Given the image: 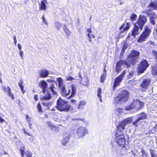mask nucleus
<instances>
[{"label":"nucleus","instance_id":"nucleus-13","mask_svg":"<svg viewBox=\"0 0 157 157\" xmlns=\"http://www.w3.org/2000/svg\"><path fill=\"white\" fill-rule=\"evenodd\" d=\"M77 133L79 138H82L88 133V131L85 127H81L77 130Z\"/></svg>","mask_w":157,"mask_h":157},{"label":"nucleus","instance_id":"nucleus-48","mask_svg":"<svg viewBox=\"0 0 157 157\" xmlns=\"http://www.w3.org/2000/svg\"><path fill=\"white\" fill-rule=\"evenodd\" d=\"M129 23H127L126 26L124 29V31H127L128 29L129 28Z\"/></svg>","mask_w":157,"mask_h":157},{"label":"nucleus","instance_id":"nucleus-49","mask_svg":"<svg viewBox=\"0 0 157 157\" xmlns=\"http://www.w3.org/2000/svg\"><path fill=\"white\" fill-rule=\"evenodd\" d=\"M87 35L89 38H91L92 37L93 38L95 37V36L93 34H87Z\"/></svg>","mask_w":157,"mask_h":157},{"label":"nucleus","instance_id":"nucleus-16","mask_svg":"<svg viewBox=\"0 0 157 157\" xmlns=\"http://www.w3.org/2000/svg\"><path fill=\"white\" fill-rule=\"evenodd\" d=\"M148 7H151L153 10L157 9V0H152L149 4Z\"/></svg>","mask_w":157,"mask_h":157},{"label":"nucleus","instance_id":"nucleus-56","mask_svg":"<svg viewBox=\"0 0 157 157\" xmlns=\"http://www.w3.org/2000/svg\"><path fill=\"white\" fill-rule=\"evenodd\" d=\"M43 21L45 24L46 25H47L48 24V23L45 19L43 20Z\"/></svg>","mask_w":157,"mask_h":157},{"label":"nucleus","instance_id":"nucleus-26","mask_svg":"<svg viewBox=\"0 0 157 157\" xmlns=\"http://www.w3.org/2000/svg\"><path fill=\"white\" fill-rule=\"evenodd\" d=\"M106 73L105 72H103L102 75L101 77V82L103 83L104 81L105 80L106 77Z\"/></svg>","mask_w":157,"mask_h":157},{"label":"nucleus","instance_id":"nucleus-30","mask_svg":"<svg viewBox=\"0 0 157 157\" xmlns=\"http://www.w3.org/2000/svg\"><path fill=\"white\" fill-rule=\"evenodd\" d=\"M101 89L100 88H99L98 89V93H97V96L99 98L100 101L101 102L102 101V99L101 98Z\"/></svg>","mask_w":157,"mask_h":157},{"label":"nucleus","instance_id":"nucleus-47","mask_svg":"<svg viewBox=\"0 0 157 157\" xmlns=\"http://www.w3.org/2000/svg\"><path fill=\"white\" fill-rule=\"evenodd\" d=\"M25 154L27 157H32V153L29 151H27Z\"/></svg>","mask_w":157,"mask_h":157},{"label":"nucleus","instance_id":"nucleus-24","mask_svg":"<svg viewBox=\"0 0 157 157\" xmlns=\"http://www.w3.org/2000/svg\"><path fill=\"white\" fill-rule=\"evenodd\" d=\"M44 1H42L41 2L40 9V10H46V5Z\"/></svg>","mask_w":157,"mask_h":157},{"label":"nucleus","instance_id":"nucleus-43","mask_svg":"<svg viewBox=\"0 0 157 157\" xmlns=\"http://www.w3.org/2000/svg\"><path fill=\"white\" fill-rule=\"evenodd\" d=\"M136 15L135 13H133L132 14L130 17V19L132 21H133L136 19Z\"/></svg>","mask_w":157,"mask_h":157},{"label":"nucleus","instance_id":"nucleus-61","mask_svg":"<svg viewBox=\"0 0 157 157\" xmlns=\"http://www.w3.org/2000/svg\"><path fill=\"white\" fill-rule=\"evenodd\" d=\"M26 119L28 120V121H29V116L28 115H27L26 116Z\"/></svg>","mask_w":157,"mask_h":157},{"label":"nucleus","instance_id":"nucleus-39","mask_svg":"<svg viewBox=\"0 0 157 157\" xmlns=\"http://www.w3.org/2000/svg\"><path fill=\"white\" fill-rule=\"evenodd\" d=\"M153 34L154 38L157 39V26L154 28Z\"/></svg>","mask_w":157,"mask_h":157},{"label":"nucleus","instance_id":"nucleus-23","mask_svg":"<svg viewBox=\"0 0 157 157\" xmlns=\"http://www.w3.org/2000/svg\"><path fill=\"white\" fill-rule=\"evenodd\" d=\"M86 104V102L83 101H79V103L78 105V108L79 109H82L83 108V106H85Z\"/></svg>","mask_w":157,"mask_h":157},{"label":"nucleus","instance_id":"nucleus-55","mask_svg":"<svg viewBox=\"0 0 157 157\" xmlns=\"http://www.w3.org/2000/svg\"><path fill=\"white\" fill-rule=\"evenodd\" d=\"M28 124H29V126L30 129L32 128L31 126L32 124L30 123V121H28Z\"/></svg>","mask_w":157,"mask_h":157},{"label":"nucleus","instance_id":"nucleus-5","mask_svg":"<svg viewBox=\"0 0 157 157\" xmlns=\"http://www.w3.org/2000/svg\"><path fill=\"white\" fill-rule=\"evenodd\" d=\"M144 103L141 102L137 99H134L133 101L129 106H126L125 108L126 110H130L133 108L136 107L137 110H140L144 106Z\"/></svg>","mask_w":157,"mask_h":157},{"label":"nucleus","instance_id":"nucleus-6","mask_svg":"<svg viewBox=\"0 0 157 157\" xmlns=\"http://www.w3.org/2000/svg\"><path fill=\"white\" fill-rule=\"evenodd\" d=\"M122 65L124 66L127 68H129L131 66L128 59H126L125 60L121 59L116 63L115 71L117 72H119L122 70L121 67Z\"/></svg>","mask_w":157,"mask_h":157},{"label":"nucleus","instance_id":"nucleus-3","mask_svg":"<svg viewBox=\"0 0 157 157\" xmlns=\"http://www.w3.org/2000/svg\"><path fill=\"white\" fill-rule=\"evenodd\" d=\"M56 108L60 111L68 112L71 109V106L68 104L67 101L59 98L57 101Z\"/></svg>","mask_w":157,"mask_h":157},{"label":"nucleus","instance_id":"nucleus-64","mask_svg":"<svg viewBox=\"0 0 157 157\" xmlns=\"http://www.w3.org/2000/svg\"><path fill=\"white\" fill-rule=\"evenodd\" d=\"M42 19L43 20H44V19H45V17L44 16H43L42 17Z\"/></svg>","mask_w":157,"mask_h":157},{"label":"nucleus","instance_id":"nucleus-10","mask_svg":"<svg viewBox=\"0 0 157 157\" xmlns=\"http://www.w3.org/2000/svg\"><path fill=\"white\" fill-rule=\"evenodd\" d=\"M147 117V114L143 112L137 115L136 116V119L135 121L132 122V124L136 126H138V123L141 121L146 119Z\"/></svg>","mask_w":157,"mask_h":157},{"label":"nucleus","instance_id":"nucleus-58","mask_svg":"<svg viewBox=\"0 0 157 157\" xmlns=\"http://www.w3.org/2000/svg\"><path fill=\"white\" fill-rule=\"evenodd\" d=\"M124 24H123V25H122L121 26L120 28V30H121L124 27Z\"/></svg>","mask_w":157,"mask_h":157},{"label":"nucleus","instance_id":"nucleus-52","mask_svg":"<svg viewBox=\"0 0 157 157\" xmlns=\"http://www.w3.org/2000/svg\"><path fill=\"white\" fill-rule=\"evenodd\" d=\"M87 32H88L89 33H92V31L90 29H87Z\"/></svg>","mask_w":157,"mask_h":157},{"label":"nucleus","instance_id":"nucleus-17","mask_svg":"<svg viewBox=\"0 0 157 157\" xmlns=\"http://www.w3.org/2000/svg\"><path fill=\"white\" fill-rule=\"evenodd\" d=\"M150 81L151 80L149 79H145L144 80L140 85V87L142 88L145 89L149 85Z\"/></svg>","mask_w":157,"mask_h":157},{"label":"nucleus","instance_id":"nucleus-41","mask_svg":"<svg viewBox=\"0 0 157 157\" xmlns=\"http://www.w3.org/2000/svg\"><path fill=\"white\" fill-rule=\"evenodd\" d=\"M52 102H42V104L43 105L45 106H48V107H50L52 104Z\"/></svg>","mask_w":157,"mask_h":157},{"label":"nucleus","instance_id":"nucleus-8","mask_svg":"<svg viewBox=\"0 0 157 157\" xmlns=\"http://www.w3.org/2000/svg\"><path fill=\"white\" fill-rule=\"evenodd\" d=\"M57 80L58 81L59 87L61 90L62 95L63 96H68L70 94L71 89H69L67 90H66L65 85L63 82L62 79L61 78H57Z\"/></svg>","mask_w":157,"mask_h":157},{"label":"nucleus","instance_id":"nucleus-18","mask_svg":"<svg viewBox=\"0 0 157 157\" xmlns=\"http://www.w3.org/2000/svg\"><path fill=\"white\" fill-rule=\"evenodd\" d=\"M49 74V72L45 69L41 70L39 72V75L42 78L47 77Z\"/></svg>","mask_w":157,"mask_h":157},{"label":"nucleus","instance_id":"nucleus-1","mask_svg":"<svg viewBox=\"0 0 157 157\" xmlns=\"http://www.w3.org/2000/svg\"><path fill=\"white\" fill-rule=\"evenodd\" d=\"M147 21L146 17L144 15H140L137 21L134 24V27L132 30L131 35L135 38L136 35L140 33L139 29L141 31L144 25Z\"/></svg>","mask_w":157,"mask_h":157},{"label":"nucleus","instance_id":"nucleus-4","mask_svg":"<svg viewBox=\"0 0 157 157\" xmlns=\"http://www.w3.org/2000/svg\"><path fill=\"white\" fill-rule=\"evenodd\" d=\"M140 53L139 52L133 50L132 51L131 53L128 56V58L126 59H128L130 65L135 64L137 62V59L138 58Z\"/></svg>","mask_w":157,"mask_h":157},{"label":"nucleus","instance_id":"nucleus-59","mask_svg":"<svg viewBox=\"0 0 157 157\" xmlns=\"http://www.w3.org/2000/svg\"><path fill=\"white\" fill-rule=\"evenodd\" d=\"M34 98L36 101H37L38 98H37V96L35 95L34 97Z\"/></svg>","mask_w":157,"mask_h":157},{"label":"nucleus","instance_id":"nucleus-36","mask_svg":"<svg viewBox=\"0 0 157 157\" xmlns=\"http://www.w3.org/2000/svg\"><path fill=\"white\" fill-rule=\"evenodd\" d=\"M23 83V81L22 80H21L20 82L18 83V85L20 87L22 91V92L24 93V91H23L24 86H22V84Z\"/></svg>","mask_w":157,"mask_h":157},{"label":"nucleus","instance_id":"nucleus-45","mask_svg":"<svg viewBox=\"0 0 157 157\" xmlns=\"http://www.w3.org/2000/svg\"><path fill=\"white\" fill-rule=\"evenodd\" d=\"M156 17L153 18L151 17V18H150V22L153 25H155V24L154 19H155Z\"/></svg>","mask_w":157,"mask_h":157},{"label":"nucleus","instance_id":"nucleus-11","mask_svg":"<svg viewBox=\"0 0 157 157\" xmlns=\"http://www.w3.org/2000/svg\"><path fill=\"white\" fill-rule=\"evenodd\" d=\"M132 118H128L121 122L117 127V130L121 131H123L124 129V127L127 124H129L132 122Z\"/></svg>","mask_w":157,"mask_h":157},{"label":"nucleus","instance_id":"nucleus-20","mask_svg":"<svg viewBox=\"0 0 157 157\" xmlns=\"http://www.w3.org/2000/svg\"><path fill=\"white\" fill-rule=\"evenodd\" d=\"M128 44L126 42L124 43L123 44L120 55V57L122 58L123 56V55L125 52V50L128 48Z\"/></svg>","mask_w":157,"mask_h":157},{"label":"nucleus","instance_id":"nucleus-22","mask_svg":"<svg viewBox=\"0 0 157 157\" xmlns=\"http://www.w3.org/2000/svg\"><path fill=\"white\" fill-rule=\"evenodd\" d=\"M70 137V136L69 135L67 134L65 137L63 138L62 141V143L63 145H65L66 144Z\"/></svg>","mask_w":157,"mask_h":157},{"label":"nucleus","instance_id":"nucleus-14","mask_svg":"<svg viewBox=\"0 0 157 157\" xmlns=\"http://www.w3.org/2000/svg\"><path fill=\"white\" fill-rule=\"evenodd\" d=\"M2 88L3 90L6 93H7L8 95L12 99H13L14 98L13 94L11 92L10 88L8 86H3Z\"/></svg>","mask_w":157,"mask_h":157},{"label":"nucleus","instance_id":"nucleus-31","mask_svg":"<svg viewBox=\"0 0 157 157\" xmlns=\"http://www.w3.org/2000/svg\"><path fill=\"white\" fill-rule=\"evenodd\" d=\"M125 138V136L124 135H121V136H115V141H118L121 139Z\"/></svg>","mask_w":157,"mask_h":157},{"label":"nucleus","instance_id":"nucleus-50","mask_svg":"<svg viewBox=\"0 0 157 157\" xmlns=\"http://www.w3.org/2000/svg\"><path fill=\"white\" fill-rule=\"evenodd\" d=\"M74 120H78V121L80 120L82 121H84V118H76V119L75 118L74 119Z\"/></svg>","mask_w":157,"mask_h":157},{"label":"nucleus","instance_id":"nucleus-33","mask_svg":"<svg viewBox=\"0 0 157 157\" xmlns=\"http://www.w3.org/2000/svg\"><path fill=\"white\" fill-rule=\"evenodd\" d=\"M123 111V109L122 108H118L115 110V113L117 115L120 114L121 112Z\"/></svg>","mask_w":157,"mask_h":157},{"label":"nucleus","instance_id":"nucleus-25","mask_svg":"<svg viewBox=\"0 0 157 157\" xmlns=\"http://www.w3.org/2000/svg\"><path fill=\"white\" fill-rule=\"evenodd\" d=\"M152 71L154 75H157V65H155L152 67Z\"/></svg>","mask_w":157,"mask_h":157},{"label":"nucleus","instance_id":"nucleus-62","mask_svg":"<svg viewBox=\"0 0 157 157\" xmlns=\"http://www.w3.org/2000/svg\"><path fill=\"white\" fill-rule=\"evenodd\" d=\"M111 144L112 146L113 147H115V144H114L113 143V142H112L111 143Z\"/></svg>","mask_w":157,"mask_h":157},{"label":"nucleus","instance_id":"nucleus-54","mask_svg":"<svg viewBox=\"0 0 157 157\" xmlns=\"http://www.w3.org/2000/svg\"><path fill=\"white\" fill-rule=\"evenodd\" d=\"M20 55L21 57L23 56V52L22 51H20L19 52Z\"/></svg>","mask_w":157,"mask_h":157},{"label":"nucleus","instance_id":"nucleus-53","mask_svg":"<svg viewBox=\"0 0 157 157\" xmlns=\"http://www.w3.org/2000/svg\"><path fill=\"white\" fill-rule=\"evenodd\" d=\"M18 49H19V50H21V45L18 43Z\"/></svg>","mask_w":157,"mask_h":157},{"label":"nucleus","instance_id":"nucleus-9","mask_svg":"<svg viewBox=\"0 0 157 157\" xmlns=\"http://www.w3.org/2000/svg\"><path fill=\"white\" fill-rule=\"evenodd\" d=\"M148 66L149 64L147 61L145 60H142L140 63L139 65L137 68L138 74H141L143 73Z\"/></svg>","mask_w":157,"mask_h":157},{"label":"nucleus","instance_id":"nucleus-21","mask_svg":"<svg viewBox=\"0 0 157 157\" xmlns=\"http://www.w3.org/2000/svg\"><path fill=\"white\" fill-rule=\"evenodd\" d=\"M71 93L70 96L68 97V98L73 97L75 96L76 94V86L74 85H72L71 86Z\"/></svg>","mask_w":157,"mask_h":157},{"label":"nucleus","instance_id":"nucleus-15","mask_svg":"<svg viewBox=\"0 0 157 157\" xmlns=\"http://www.w3.org/2000/svg\"><path fill=\"white\" fill-rule=\"evenodd\" d=\"M48 85L47 83L44 80H42L40 81L39 84V86L42 89V92L44 93L46 90Z\"/></svg>","mask_w":157,"mask_h":157},{"label":"nucleus","instance_id":"nucleus-12","mask_svg":"<svg viewBox=\"0 0 157 157\" xmlns=\"http://www.w3.org/2000/svg\"><path fill=\"white\" fill-rule=\"evenodd\" d=\"M126 71L125 70L122 73L115 79L114 83L113 88L117 87V86L120 85V83L123 79V78L125 75Z\"/></svg>","mask_w":157,"mask_h":157},{"label":"nucleus","instance_id":"nucleus-63","mask_svg":"<svg viewBox=\"0 0 157 157\" xmlns=\"http://www.w3.org/2000/svg\"><path fill=\"white\" fill-rule=\"evenodd\" d=\"M154 131H157V126H156L154 128Z\"/></svg>","mask_w":157,"mask_h":157},{"label":"nucleus","instance_id":"nucleus-7","mask_svg":"<svg viewBox=\"0 0 157 157\" xmlns=\"http://www.w3.org/2000/svg\"><path fill=\"white\" fill-rule=\"evenodd\" d=\"M151 31V29L148 28V26L147 25H145L144 30L140 35L137 41L139 42H141L145 40L146 38L148 37Z\"/></svg>","mask_w":157,"mask_h":157},{"label":"nucleus","instance_id":"nucleus-46","mask_svg":"<svg viewBox=\"0 0 157 157\" xmlns=\"http://www.w3.org/2000/svg\"><path fill=\"white\" fill-rule=\"evenodd\" d=\"M66 79L68 81H72L74 79L72 77L69 76H67L66 77Z\"/></svg>","mask_w":157,"mask_h":157},{"label":"nucleus","instance_id":"nucleus-29","mask_svg":"<svg viewBox=\"0 0 157 157\" xmlns=\"http://www.w3.org/2000/svg\"><path fill=\"white\" fill-rule=\"evenodd\" d=\"M56 89V88L54 87V84H52L50 87V90L53 94H56L55 90Z\"/></svg>","mask_w":157,"mask_h":157},{"label":"nucleus","instance_id":"nucleus-2","mask_svg":"<svg viewBox=\"0 0 157 157\" xmlns=\"http://www.w3.org/2000/svg\"><path fill=\"white\" fill-rule=\"evenodd\" d=\"M129 92L127 90L122 91L117 96L113 98V103L115 105L121 104L127 101L128 99Z\"/></svg>","mask_w":157,"mask_h":157},{"label":"nucleus","instance_id":"nucleus-40","mask_svg":"<svg viewBox=\"0 0 157 157\" xmlns=\"http://www.w3.org/2000/svg\"><path fill=\"white\" fill-rule=\"evenodd\" d=\"M141 152L142 153V155L141 156L143 157H147V154L145 150L143 149H141Z\"/></svg>","mask_w":157,"mask_h":157},{"label":"nucleus","instance_id":"nucleus-27","mask_svg":"<svg viewBox=\"0 0 157 157\" xmlns=\"http://www.w3.org/2000/svg\"><path fill=\"white\" fill-rule=\"evenodd\" d=\"M147 15L150 18L156 17V15H155V13L154 12H150L149 10L148 12L147 13Z\"/></svg>","mask_w":157,"mask_h":157},{"label":"nucleus","instance_id":"nucleus-35","mask_svg":"<svg viewBox=\"0 0 157 157\" xmlns=\"http://www.w3.org/2000/svg\"><path fill=\"white\" fill-rule=\"evenodd\" d=\"M37 109L39 112L40 114H42L43 113L42 109L41 106V104L40 103H38L37 105Z\"/></svg>","mask_w":157,"mask_h":157},{"label":"nucleus","instance_id":"nucleus-28","mask_svg":"<svg viewBox=\"0 0 157 157\" xmlns=\"http://www.w3.org/2000/svg\"><path fill=\"white\" fill-rule=\"evenodd\" d=\"M46 123L48 125V126L50 127L49 128L52 130L53 129L55 128L56 127L52 124V123L49 121H47Z\"/></svg>","mask_w":157,"mask_h":157},{"label":"nucleus","instance_id":"nucleus-57","mask_svg":"<svg viewBox=\"0 0 157 157\" xmlns=\"http://www.w3.org/2000/svg\"><path fill=\"white\" fill-rule=\"evenodd\" d=\"M4 121V120L2 119L0 116V121L2 123Z\"/></svg>","mask_w":157,"mask_h":157},{"label":"nucleus","instance_id":"nucleus-60","mask_svg":"<svg viewBox=\"0 0 157 157\" xmlns=\"http://www.w3.org/2000/svg\"><path fill=\"white\" fill-rule=\"evenodd\" d=\"M149 43L150 44H152L153 45H154L155 44L152 41H149Z\"/></svg>","mask_w":157,"mask_h":157},{"label":"nucleus","instance_id":"nucleus-38","mask_svg":"<svg viewBox=\"0 0 157 157\" xmlns=\"http://www.w3.org/2000/svg\"><path fill=\"white\" fill-rule=\"evenodd\" d=\"M51 94L48 92V94L44 96L43 98V99L49 100L51 98Z\"/></svg>","mask_w":157,"mask_h":157},{"label":"nucleus","instance_id":"nucleus-44","mask_svg":"<svg viewBox=\"0 0 157 157\" xmlns=\"http://www.w3.org/2000/svg\"><path fill=\"white\" fill-rule=\"evenodd\" d=\"M24 147H21L20 149V152L21 153V155L22 157H24Z\"/></svg>","mask_w":157,"mask_h":157},{"label":"nucleus","instance_id":"nucleus-19","mask_svg":"<svg viewBox=\"0 0 157 157\" xmlns=\"http://www.w3.org/2000/svg\"><path fill=\"white\" fill-rule=\"evenodd\" d=\"M126 139L125 138L121 139L118 141H117L115 142L117 144L118 146L121 147H124L125 145Z\"/></svg>","mask_w":157,"mask_h":157},{"label":"nucleus","instance_id":"nucleus-42","mask_svg":"<svg viewBox=\"0 0 157 157\" xmlns=\"http://www.w3.org/2000/svg\"><path fill=\"white\" fill-rule=\"evenodd\" d=\"M135 72L131 71L129 72V74L128 76V78L130 79L132 77L133 75L135 74Z\"/></svg>","mask_w":157,"mask_h":157},{"label":"nucleus","instance_id":"nucleus-37","mask_svg":"<svg viewBox=\"0 0 157 157\" xmlns=\"http://www.w3.org/2000/svg\"><path fill=\"white\" fill-rule=\"evenodd\" d=\"M124 135L123 131H121L119 130H117L115 136H121V135Z\"/></svg>","mask_w":157,"mask_h":157},{"label":"nucleus","instance_id":"nucleus-51","mask_svg":"<svg viewBox=\"0 0 157 157\" xmlns=\"http://www.w3.org/2000/svg\"><path fill=\"white\" fill-rule=\"evenodd\" d=\"M149 10H146L142 11V13L144 14H146L147 15V13L148 12Z\"/></svg>","mask_w":157,"mask_h":157},{"label":"nucleus","instance_id":"nucleus-32","mask_svg":"<svg viewBox=\"0 0 157 157\" xmlns=\"http://www.w3.org/2000/svg\"><path fill=\"white\" fill-rule=\"evenodd\" d=\"M55 25L57 28V29L58 30H59L60 28L62 26V24L58 22H55Z\"/></svg>","mask_w":157,"mask_h":157},{"label":"nucleus","instance_id":"nucleus-34","mask_svg":"<svg viewBox=\"0 0 157 157\" xmlns=\"http://www.w3.org/2000/svg\"><path fill=\"white\" fill-rule=\"evenodd\" d=\"M63 29L67 36L70 35V32L68 29H67L65 25L63 27Z\"/></svg>","mask_w":157,"mask_h":157}]
</instances>
